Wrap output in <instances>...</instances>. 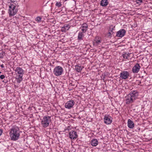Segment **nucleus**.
<instances>
[{"mask_svg":"<svg viewBox=\"0 0 152 152\" xmlns=\"http://www.w3.org/2000/svg\"><path fill=\"white\" fill-rule=\"evenodd\" d=\"M102 41L101 37L98 36L95 37L94 40L93 42V44L95 46H97L99 45Z\"/></svg>","mask_w":152,"mask_h":152,"instance_id":"11","label":"nucleus"},{"mask_svg":"<svg viewBox=\"0 0 152 152\" xmlns=\"http://www.w3.org/2000/svg\"><path fill=\"white\" fill-rule=\"evenodd\" d=\"M69 137L71 139L75 140L78 137L77 133L75 131L72 130L69 133Z\"/></svg>","mask_w":152,"mask_h":152,"instance_id":"6","label":"nucleus"},{"mask_svg":"<svg viewBox=\"0 0 152 152\" xmlns=\"http://www.w3.org/2000/svg\"><path fill=\"white\" fill-rule=\"evenodd\" d=\"M128 95L131 97L135 100L138 98L139 95V92L136 90H133L131 91Z\"/></svg>","mask_w":152,"mask_h":152,"instance_id":"5","label":"nucleus"},{"mask_svg":"<svg viewBox=\"0 0 152 152\" xmlns=\"http://www.w3.org/2000/svg\"><path fill=\"white\" fill-rule=\"evenodd\" d=\"M84 68L83 66L80 65V64H77L75 66V69L77 72H80Z\"/></svg>","mask_w":152,"mask_h":152,"instance_id":"15","label":"nucleus"},{"mask_svg":"<svg viewBox=\"0 0 152 152\" xmlns=\"http://www.w3.org/2000/svg\"><path fill=\"white\" fill-rule=\"evenodd\" d=\"M4 54V53L3 52V51H2L1 53H0V58H3Z\"/></svg>","mask_w":152,"mask_h":152,"instance_id":"30","label":"nucleus"},{"mask_svg":"<svg viewBox=\"0 0 152 152\" xmlns=\"http://www.w3.org/2000/svg\"><path fill=\"white\" fill-rule=\"evenodd\" d=\"M129 76V72L127 71L122 72L120 74V77L122 79H126L128 78Z\"/></svg>","mask_w":152,"mask_h":152,"instance_id":"8","label":"nucleus"},{"mask_svg":"<svg viewBox=\"0 0 152 152\" xmlns=\"http://www.w3.org/2000/svg\"><path fill=\"white\" fill-rule=\"evenodd\" d=\"M136 82H137V85H139L141 83V82L139 80H137Z\"/></svg>","mask_w":152,"mask_h":152,"instance_id":"32","label":"nucleus"},{"mask_svg":"<svg viewBox=\"0 0 152 152\" xmlns=\"http://www.w3.org/2000/svg\"><path fill=\"white\" fill-rule=\"evenodd\" d=\"M16 5L12 4L9 5L8 13L10 17L13 16L17 13V10L15 9Z\"/></svg>","mask_w":152,"mask_h":152,"instance_id":"3","label":"nucleus"},{"mask_svg":"<svg viewBox=\"0 0 152 152\" xmlns=\"http://www.w3.org/2000/svg\"><path fill=\"white\" fill-rule=\"evenodd\" d=\"M115 26H113V25L110 26L109 28V31L110 32H111L114 33L113 31L115 30Z\"/></svg>","mask_w":152,"mask_h":152,"instance_id":"23","label":"nucleus"},{"mask_svg":"<svg viewBox=\"0 0 152 152\" xmlns=\"http://www.w3.org/2000/svg\"><path fill=\"white\" fill-rule=\"evenodd\" d=\"M70 27L69 25H65L64 26L62 27L61 28V31L62 32H65L68 31Z\"/></svg>","mask_w":152,"mask_h":152,"instance_id":"17","label":"nucleus"},{"mask_svg":"<svg viewBox=\"0 0 152 152\" xmlns=\"http://www.w3.org/2000/svg\"><path fill=\"white\" fill-rule=\"evenodd\" d=\"M63 71L62 67L60 66H56L53 69V73L56 76H58L61 75Z\"/></svg>","mask_w":152,"mask_h":152,"instance_id":"4","label":"nucleus"},{"mask_svg":"<svg viewBox=\"0 0 152 152\" xmlns=\"http://www.w3.org/2000/svg\"><path fill=\"white\" fill-rule=\"evenodd\" d=\"M55 5L56 7L59 8L61 7L62 4L60 2L56 1Z\"/></svg>","mask_w":152,"mask_h":152,"instance_id":"24","label":"nucleus"},{"mask_svg":"<svg viewBox=\"0 0 152 152\" xmlns=\"http://www.w3.org/2000/svg\"><path fill=\"white\" fill-rule=\"evenodd\" d=\"M15 71L16 72V74L23 75L24 74L23 70L21 67H17L15 70Z\"/></svg>","mask_w":152,"mask_h":152,"instance_id":"14","label":"nucleus"},{"mask_svg":"<svg viewBox=\"0 0 152 152\" xmlns=\"http://www.w3.org/2000/svg\"><path fill=\"white\" fill-rule=\"evenodd\" d=\"M108 4L107 0H102L100 3V5L103 7L106 6Z\"/></svg>","mask_w":152,"mask_h":152,"instance_id":"22","label":"nucleus"},{"mask_svg":"<svg viewBox=\"0 0 152 152\" xmlns=\"http://www.w3.org/2000/svg\"><path fill=\"white\" fill-rule=\"evenodd\" d=\"M1 66L2 68H4V64H1Z\"/></svg>","mask_w":152,"mask_h":152,"instance_id":"35","label":"nucleus"},{"mask_svg":"<svg viewBox=\"0 0 152 152\" xmlns=\"http://www.w3.org/2000/svg\"><path fill=\"white\" fill-rule=\"evenodd\" d=\"M104 123L107 124H110L112 122V119L111 117L108 115H106L104 118Z\"/></svg>","mask_w":152,"mask_h":152,"instance_id":"7","label":"nucleus"},{"mask_svg":"<svg viewBox=\"0 0 152 152\" xmlns=\"http://www.w3.org/2000/svg\"><path fill=\"white\" fill-rule=\"evenodd\" d=\"M135 2L137 4H139L142 3V0H136Z\"/></svg>","mask_w":152,"mask_h":152,"instance_id":"28","label":"nucleus"},{"mask_svg":"<svg viewBox=\"0 0 152 152\" xmlns=\"http://www.w3.org/2000/svg\"><path fill=\"white\" fill-rule=\"evenodd\" d=\"M3 132V130L1 129H0V136L1 135Z\"/></svg>","mask_w":152,"mask_h":152,"instance_id":"33","label":"nucleus"},{"mask_svg":"<svg viewBox=\"0 0 152 152\" xmlns=\"http://www.w3.org/2000/svg\"><path fill=\"white\" fill-rule=\"evenodd\" d=\"M135 101L133 98L130 97V96L128 95L126 99V104H129L133 103Z\"/></svg>","mask_w":152,"mask_h":152,"instance_id":"13","label":"nucleus"},{"mask_svg":"<svg viewBox=\"0 0 152 152\" xmlns=\"http://www.w3.org/2000/svg\"><path fill=\"white\" fill-rule=\"evenodd\" d=\"M140 64L139 63H137L132 68V71L134 73H138L140 70Z\"/></svg>","mask_w":152,"mask_h":152,"instance_id":"12","label":"nucleus"},{"mask_svg":"<svg viewBox=\"0 0 152 152\" xmlns=\"http://www.w3.org/2000/svg\"><path fill=\"white\" fill-rule=\"evenodd\" d=\"M51 121L50 116L48 115L45 116L41 119V125L43 127L46 128L49 125Z\"/></svg>","mask_w":152,"mask_h":152,"instance_id":"2","label":"nucleus"},{"mask_svg":"<svg viewBox=\"0 0 152 152\" xmlns=\"http://www.w3.org/2000/svg\"><path fill=\"white\" fill-rule=\"evenodd\" d=\"M0 78L1 79H3L5 78V76L4 75H1L0 76Z\"/></svg>","mask_w":152,"mask_h":152,"instance_id":"31","label":"nucleus"},{"mask_svg":"<svg viewBox=\"0 0 152 152\" xmlns=\"http://www.w3.org/2000/svg\"><path fill=\"white\" fill-rule=\"evenodd\" d=\"M2 82L5 83H6L8 82V81L7 80H6L5 79H4V80L2 81Z\"/></svg>","mask_w":152,"mask_h":152,"instance_id":"34","label":"nucleus"},{"mask_svg":"<svg viewBox=\"0 0 152 152\" xmlns=\"http://www.w3.org/2000/svg\"><path fill=\"white\" fill-rule=\"evenodd\" d=\"M4 11H2V14H3V13H4Z\"/></svg>","mask_w":152,"mask_h":152,"instance_id":"38","label":"nucleus"},{"mask_svg":"<svg viewBox=\"0 0 152 152\" xmlns=\"http://www.w3.org/2000/svg\"><path fill=\"white\" fill-rule=\"evenodd\" d=\"M126 33V31L124 29H121L117 32L116 36L122 38L125 36Z\"/></svg>","mask_w":152,"mask_h":152,"instance_id":"10","label":"nucleus"},{"mask_svg":"<svg viewBox=\"0 0 152 152\" xmlns=\"http://www.w3.org/2000/svg\"><path fill=\"white\" fill-rule=\"evenodd\" d=\"M68 130L69 129L67 128H66V129H65V130L66 131V130Z\"/></svg>","mask_w":152,"mask_h":152,"instance_id":"37","label":"nucleus"},{"mask_svg":"<svg viewBox=\"0 0 152 152\" xmlns=\"http://www.w3.org/2000/svg\"><path fill=\"white\" fill-rule=\"evenodd\" d=\"M114 33L111 32H110L109 31V32L107 34V36L109 37H111V36Z\"/></svg>","mask_w":152,"mask_h":152,"instance_id":"27","label":"nucleus"},{"mask_svg":"<svg viewBox=\"0 0 152 152\" xmlns=\"http://www.w3.org/2000/svg\"><path fill=\"white\" fill-rule=\"evenodd\" d=\"M75 104V102L73 100H69L65 103V107L68 109H70Z\"/></svg>","mask_w":152,"mask_h":152,"instance_id":"9","label":"nucleus"},{"mask_svg":"<svg viewBox=\"0 0 152 152\" xmlns=\"http://www.w3.org/2000/svg\"><path fill=\"white\" fill-rule=\"evenodd\" d=\"M91 145L94 146H96L98 144V141L96 139H93L91 142Z\"/></svg>","mask_w":152,"mask_h":152,"instance_id":"21","label":"nucleus"},{"mask_svg":"<svg viewBox=\"0 0 152 152\" xmlns=\"http://www.w3.org/2000/svg\"><path fill=\"white\" fill-rule=\"evenodd\" d=\"M21 132L18 126L15 125L12 126L10 131V136L11 140L16 141L20 137Z\"/></svg>","mask_w":152,"mask_h":152,"instance_id":"1","label":"nucleus"},{"mask_svg":"<svg viewBox=\"0 0 152 152\" xmlns=\"http://www.w3.org/2000/svg\"><path fill=\"white\" fill-rule=\"evenodd\" d=\"M83 32H79L77 37V39L78 40H82L83 39L84 35Z\"/></svg>","mask_w":152,"mask_h":152,"instance_id":"20","label":"nucleus"},{"mask_svg":"<svg viewBox=\"0 0 152 152\" xmlns=\"http://www.w3.org/2000/svg\"><path fill=\"white\" fill-rule=\"evenodd\" d=\"M128 126L130 129L133 128L134 126V124L133 121L129 119L128 120Z\"/></svg>","mask_w":152,"mask_h":152,"instance_id":"16","label":"nucleus"},{"mask_svg":"<svg viewBox=\"0 0 152 152\" xmlns=\"http://www.w3.org/2000/svg\"><path fill=\"white\" fill-rule=\"evenodd\" d=\"M42 18L39 16L37 17L35 19V20L38 23H40L41 21Z\"/></svg>","mask_w":152,"mask_h":152,"instance_id":"26","label":"nucleus"},{"mask_svg":"<svg viewBox=\"0 0 152 152\" xmlns=\"http://www.w3.org/2000/svg\"><path fill=\"white\" fill-rule=\"evenodd\" d=\"M81 27L82 28V31L83 32H85L87 30L88 28V25L86 23H84L82 24Z\"/></svg>","mask_w":152,"mask_h":152,"instance_id":"19","label":"nucleus"},{"mask_svg":"<svg viewBox=\"0 0 152 152\" xmlns=\"http://www.w3.org/2000/svg\"><path fill=\"white\" fill-rule=\"evenodd\" d=\"M137 129L138 131H139L140 130V128H137Z\"/></svg>","mask_w":152,"mask_h":152,"instance_id":"36","label":"nucleus"},{"mask_svg":"<svg viewBox=\"0 0 152 152\" xmlns=\"http://www.w3.org/2000/svg\"><path fill=\"white\" fill-rule=\"evenodd\" d=\"M8 3L11 2L13 3L14 5H16V3H15V2H17V1H12V0H8Z\"/></svg>","mask_w":152,"mask_h":152,"instance_id":"29","label":"nucleus"},{"mask_svg":"<svg viewBox=\"0 0 152 152\" xmlns=\"http://www.w3.org/2000/svg\"><path fill=\"white\" fill-rule=\"evenodd\" d=\"M17 75L16 77L17 82L18 83H20L23 80V75L17 74Z\"/></svg>","mask_w":152,"mask_h":152,"instance_id":"18","label":"nucleus"},{"mask_svg":"<svg viewBox=\"0 0 152 152\" xmlns=\"http://www.w3.org/2000/svg\"><path fill=\"white\" fill-rule=\"evenodd\" d=\"M131 53H125L123 54V57L125 59L128 58V57H129V55L131 54Z\"/></svg>","mask_w":152,"mask_h":152,"instance_id":"25","label":"nucleus"}]
</instances>
